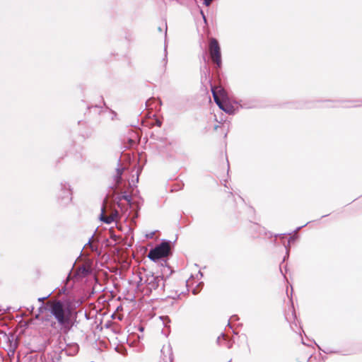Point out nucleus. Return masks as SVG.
Wrapping results in <instances>:
<instances>
[{
	"label": "nucleus",
	"instance_id": "1",
	"mask_svg": "<svg viewBox=\"0 0 362 362\" xmlns=\"http://www.w3.org/2000/svg\"><path fill=\"white\" fill-rule=\"evenodd\" d=\"M49 303L50 313L57 320L64 332H67L72 326L71 309L60 300H56Z\"/></svg>",
	"mask_w": 362,
	"mask_h": 362
},
{
	"label": "nucleus",
	"instance_id": "2",
	"mask_svg": "<svg viewBox=\"0 0 362 362\" xmlns=\"http://www.w3.org/2000/svg\"><path fill=\"white\" fill-rule=\"evenodd\" d=\"M140 281H139V286L145 284L146 288L149 291L156 289L160 282L163 281V278L160 276H155L151 272H144L140 273L139 276Z\"/></svg>",
	"mask_w": 362,
	"mask_h": 362
},
{
	"label": "nucleus",
	"instance_id": "3",
	"mask_svg": "<svg viewBox=\"0 0 362 362\" xmlns=\"http://www.w3.org/2000/svg\"><path fill=\"white\" fill-rule=\"evenodd\" d=\"M170 243L168 242H163L150 250L148 254V257L156 262L161 258L167 257L170 253Z\"/></svg>",
	"mask_w": 362,
	"mask_h": 362
},
{
	"label": "nucleus",
	"instance_id": "4",
	"mask_svg": "<svg viewBox=\"0 0 362 362\" xmlns=\"http://www.w3.org/2000/svg\"><path fill=\"white\" fill-rule=\"evenodd\" d=\"M209 50L213 62H214L218 67H221L222 63L221 48L216 39L211 38L209 40Z\"/></svg>",
	"mask_w": 362,
	"mask_h": 362
},
{
	"label": "nucleus",
	"instance_id": "5",
	"mask_svg": "<svg viewBox=\"0 0 362 362\" xmlns=\"http://www.w3.org/2000/svg\"><path fill=\"white\" fill-rule=\"evenodd\" d=\"M105 207L103 206L100 218L105 223L110 224L114 221L117 222L120 219V216L117 210H112L109 216L105 215Z\"/></svg>",
	"mask_w": 362,
	"mask_h": 362
},
{
	"label": "nucleus",
	"instance_id": "6",
	"mask_svg": "<svg viewBox=\"0 0 362 362\" xmlns=\"http://www.w3.org/2000/svg\"><path fill=\"white\" fill-rule=\"evenodd\" d=\"M214 100L220 109L229 114L233 113V107L228 104V100L221 101L215 93L214 94Z\"/></svg>",
	"mask_w": 362,
	"mask_h": 362
},
{
	"label": "nucleus",
	"instance_id": "7",
	"mask_svg": "<svg viewBox=\"0 0 362 362\" xmlns=\"http://www.w3.org/2000/svg\"><path fill=\"white\" fill-rule=\"evenodd\" d=\"M212 95L215 93L221 101L228 100L226 91L221 86L211 87Z\"/></svg>",
	"mask_w": 362,
	"mask_h": 362
},
{
	"label": "nucleus",
	"instance_id": "8",
	"mask_svg": "<svg viewBox=\"0 0 362 362\" xmlns=\"http://www.w3.org/2000/svg\"><path fill=\"white\" fill-rule=\"evenodd\" d=\"M123 173V169L117 168V175L115 177V182L117 184H119L122 179V175Z\"/></svg>",
	"mask_w": 362,
	"mask_h": 362
},
{
	"label": "nucleus",
	"instance_id": "9",
	"mask_svg": "<svg viewBox=\"0 0 362 362\" xmlns=\"http://www.w3.org/2000/svg\"><path fill=\"white\" fill-rule=\"evenodd\" d=\"M160 319L163 322V324L164 326L167 327L168 325L170 322V320L168 316H161L160 317Z\"/></svg>",
	"mask_w": 362,
	"mask_h": 362
},
{
	"label": "nucleus",
	"instance_id": "10",
	"mask_svg": "<svg viewBox=\"0 0 362 362\" xmlns=\"http://www.w3.org/2000/svg\"><path fill=\"white\" fill-rule=\"evenodd\" d=\"M122 199H124L125 201H127L129 204L131 203V201H132V197L130 195H128L127 194H124L122 196Z\"/></svg>",
	"mask_w": 362,
	"mask_h": 362
},
{
	"label": "nucleus",
	"instance_id": "11",
	"mask_svg": "<svg viewBox=\"0 0 362 362\" xmlns=\"http://www.w3.org/2000/svg\"><path fill=\"white\" fill-rule=\"evenodd\" d=\"M222 341H225V335L223 334L217 339V341L220 345L222 344Z\"/></svg>",
	"mask_w": 362,
	"mask_h": 362
},
{
	"label": "nucleus",
	"instance_id": "12",
	"mask_svg": "<svg viewBox=\"0 0 362 362\" xmlns=\"http://www.w3.org/2000/svg\"><path fill=\"white\" fill-rule=\"evenodd\" d=\"M204 4L206 6H209L211 4V1H212V0H204Z\"/></svg>",
	"mask_w": 362,
	"mask_h": 362
},
{
	"label": "nucleus",
	"instance_id": "13",
	"mask_svg": "<svg viewBox=\"0 0 362 362\" xmlns=\"http://www.w3.org/2000/svg\"><path fill=\"white\" fill-rule=\"evenodd\" d=\"M231 347V345L228 344V348L230 349Z\"/></svg>",
	"mask_w": 362,
	"mask_h": 362
},
{
	"label": "nucleus",
	"instance_id": "14",
	"mask_svg": "<svg viewBox=\"0 0 362 362\" xmlns=\"http://www.w3.org/2000/svg\"><path fill=\"white\" fill-rule=\"evenodd\" d=\"M165 31L167 30V25H165Z\"/></svg>",
	"mask_w": 362,
	"mask_h": 362
},
{
	"label": "nucleus",
	"instance_id": "15",
	"mask_svg": "<svg viewBox=\"0 0 362 362\" xmlns=\"http://www.w3.org/2000/svg\"><path fill=\"white\" fill-rule=\"evenodd\" d=\"M169 362H171V361H170Z\"/></svg>",
	"mask_w": 362,
	"mask_h": 362
}]
</instances>
